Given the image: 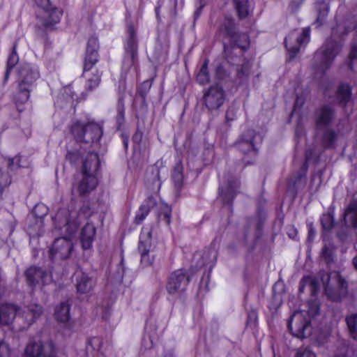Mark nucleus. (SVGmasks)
Listing matches in <instances>:
<instances>
[{"mask_svg": "<svg viewBox=\"0 0 357 357\" xmlns=\"http://www.w3.org/2000/svg\"><path fill=\"white\" fill-rule=\"evenodd\" d=\"M347 31L342 25L333 28L331 37L326 39L324 45L314 54L313 68L317 74L322 75L328 70L341 50V45L333 38L342 37Z\"/></svg>", "mask_w": 357, "mask_h": 357, "instance_id": "f257e3e1", "label": "nucleus"}, {"mask_svg": "<svg viewBox=\"0 0 357 357\" xmlns=\"http://www.w3.org/2000/svg\"><path fill=\"white\" fill-rule=\"evenodd\" d=\"M91 215L89 205H84L78 211L75 208L59 209L53 218L55 227L59 230L65 229L63 234L73 236L82 221Z\"/></svg>", "mask_w": 357, "mask_h": 357, "instance_id": "f03ea898", "label": "nucleus"}, {"mask_svg": "<svg viewBox=\"0 0 357 357\" xmlns=\"http://www.w3.org/2000/svg\"><path fill=\"white\" fill-rule=\"evenodd\" d=\"M98 39L95 37L90 38L84 63V75L86 78V89L88 91H93L97 88L101 81L102 73L93 68V66L98 61Z\"/></svg>", "mask_w": 357, "mask_h": 357, "instance_id": "7ed1b4c3", "label": "nucleus"}, {"mask_svg": "<svg viewBox=\"0 0 357 357\" xmlns=\"http://www.w3.org/2000/svg\"><path fill=\"white\" fill-rule=\"evenodd\" d=\"M71 132L77 142L91 144L99 142L102 135V128L95 122L82 123L77 121L71 126Z\"/></svg>", "mask_w": 357, "mask_h": 357, "instance_id": "20e7f679", "label": "nucleus"}, {"mask_svg": "<svg viewBox=\"0 0 357 357\" xmlns=\"http://www.w3.org/2000/svg\"><path fill=\"white\" fill-rule=\"evenodd\" d=\"M128 37L125 44V54L122 61L121 71L123 74L136 72L138 63V43L132 26L128 27Z\"/></svg>", "mask_w": 357, "mask_h": 357, "instance_id": "39448f33", "label": "nucleus"}, {"mask_svg": "<svg viewBox=\"0 0 357 357\" xmlns=\"http://www.w3.org/2000/svg\"><path fill=\"white\" fill-rule=\"evenodd\" d=\"M321 280L326 295L332 301H340L347 295V283L338 273H323Z\"/></svg>", "mask_w": 357, "mask_h": 357, "instance_id": "423d86ee", "label": "nucleus"}, {"mask_svg": "<svg viewBox=\"0 0 357 357\" xmlns=\"http://www.w3.org/2000/svg\"><path fill=\"white\" fill-rule=\"evenodd\" d=\"M310 315L306 311H296L291 317L288 328L291 334L304 338L310 333Z\"/></svg>", "mask_w": 357, "mask_h": 357, "instance_id": "0eeeda50", "label": "nucleus"}, {"mask_svg": "<svg viewBox=\"0 0 357 357\" xmlns=\"http://www.w3.org/2000/svg\"><path fill=\"white\" fill-rule=\"evenodd\" d=\"M310 38V27H305L301 33L296 31H291L285 38V45L288 51V60L294 59L303 45L309 43Z\"/></svg>", "mask_w": 357, "mask_h": 357, "instance_id": "6e6552de", "label": "nucleus"}, {"mask_svg": "<svg viewBox=\"0 0 357 357\" xmlns=\"http://www.w3.org/2000/svg\"><path fill=\"white\" fill-rule=\"evenodd\" d=\"M155 245L151 239L149 229H143L139 236L138 250L141 255V262L144 266H151L155 259Z\"/></svg>", "mask_w": 357, "mask_h": 357, "instance_id": "1a4fd4ad", "label": "nucleus"}, {"mask_svg": "<svg viewBox=\"0 0 357 357\" xmlns=\"http://www.w3.org/2000/svg\"><path fill=\"white\" fill-rule=\"evenodd\" d=\"M55 352V346L52 340L42 342L33 340L27 343L22 357H48Z\"/></svg>", "mask_w": 357, "mask_h": 357, "instance_id": "9d476101", "label": "nucleus"}, {"mask_svg": "<svg viewBox=\"0 0 357 357\" xmlns=\"http://www.w3.org/2000/svg\"><path fill=\"white\" fill-rule=\"evenodd\" d=\"M220 33L229 36L234 43V47L244 50L249 46L248 36L245 33L238 34L236 31L235 24L231 19L225 18L220 28Z\"/></svg>", "mask_w": 357, "mask_h": 357, "instance_id": "9b49d317", "label": "nucleus"}, {"mask_svg": "<svg viewBox=\"0 0 357 357\" xmlns=\"http://www.w3.org/2000/svg\"><path fill=\"white\" fill-rule=\"evenodd\" d=\"M190 281V276L185 271L178 269L173 272L167 284V290L169 294H180L184 292Z\"/></svg>", "mask_w": 357, "mask_h": 357, "instance_id": "f8f14e48", "label": "nucleus"}, {"mask_svg": "<svg viewBox=\"0 0 357 357\" xmlns=\"http://www.w3.org/2000/svg\"><path fill=\"white\" fill-rule=\"evenodd\" d=\"M225 94L219 84L211 86L204 93V102L208 109L213 111L220 108L225 102Z\"/></svg>", "mask_w": 357, "mask_h": 357, "instance_id": "ddd939ff", "label": "nucleus"}, {"mask_svg": "<svg viewBox=\"0 0 357 357\" xmlns=\"http://www.w3.org/2000/svg\"><path fill=\"white\" fill-rule=\"evenodd\" d=\"M73 250V243H72L70 236L68 238H57L54 240L53 245L50 248V257L52 259H66L69 257Z\"/></svg>", "mask_w": 357, "mask_h": 357, "instance_id": "4468645a", "label": "nucleus"}, {"mask_svg": "<svg viewBox=\"0 0 357 357\" xmlns=\"http://www.w3.org/2000/svg\"><path fill=\"white\" fill-rule=\"evenodd\" d=\"M257 139L260 140V137L255 133V130L249 129L242 133L235 146L243 153H250L255 155L257 153Z\"/></svg>", "mask_w": 357, "mask_h": 357, "instance_id": "2eb2a0df", "label": "nucleus"}, {"mask_svg": "<svg viewBox=\"0 0 357 357\" xmlns=\"http://www.w3.org/2000/svg\"><path fill=\"white\" fill-rule=\"evenodd\" d=\"M24 275L27 284L31 288L47 284L52 281V277L47 272L34 266L28 268Z\"/></svg>", "mask_w": 357, "mask_h": 357, "instance_id": "dca6fc26", "label": "nucleus"}, {"mask_svg": "<svg viewBox=\"0 0 357 357\" xmlns=\"http://www.w3.org/2000/svg\"><path fill=\"white\" fill-rule=\"evenodd\" d=\"M239 182L237 178L229 176L219 188V195L224 204H230L238 192Z\"/></svg>", "mask_w": 357, "mask_h": 357, "instance_id": "f3484780", "label": "nucleus"}, {"mask_svg": "<svg viewBox=\"0 0 357 357\" xmlns=\"http://www.w3.org/2000/svg\"><path fill=\"white\" fill-rule=\"evenodd\" d=\"M39 77L38 70L29 64L24 65L18 70V84L33 89Z\"/></svg>", "mask_w": 357, "mask_h": 357, "instance_id": "a211bd4d", "label": "nucleus"}, {"mask_svg": "<svg viewBox=\"0 0 357 357\" xmlns=\"http://www.w3.org/2000/svg\"><path fill=\"white\" fill-rule=\"evenodd\" d=\"M162 166V161H157L153 166L148 169L146 173V185L154 192L159 191L161 187L160 174Z\"/></svg>", "mask_w": 357, "mask_h": 357, "instance_id": "6ab92c4d", "label": "nucleus"}, {"mask_svg": "<svg viewBox=\"0 0 357 357\" xmlns=\"http://www.w3.org/2000/svg\"><path fill=\"white\" fill-rule=\"evenodd\" d=\"M47 209L44 205H36L33 210V214L34 215L33 221L36 222V226H29L27 230L29 234L32 236H38L42 234V227L43 225V218L47 214Z\"/></svg>", "mask_w": 357, "mask_h": 357, "instance_id": "aec40b11", "label": "nucleus"}, {"mask_svg": "<svg viewBox=\"0 0 357 357\" xmlns=\"http://www.w3.org/2000/svg\"><path fill=\"white\" fill-rule=\"evenodd\" d=\"M96 176L82 173V179L78 183L77 190L81 196H86L98 185Z\"/></svg>", "mask_w": 357, "mask_h": 357, "instance_id": "412c9836", "label": "nucleus"}, {"mask_svg": "<svg viewBox=\"0 0 357 357\" xmlns=\"http://www.w3.org/2000/svg\"><path fill=\"white\" fill-rule=\"evenodd\" d=\"M43 313V307L38 304H31L19 313V317L24 320L27 326H31Z\"/></svg>", "mask_w": 357, "mask_h": 357, "instance_id": "4be33fe9", "label": "nucleus"}, {"mask_svg": "<svg viewBox=\"0 0 357 357\" xmlns=\"http://www.w3.org/2000/svg\"><path fill=\"white\" fill-rule=\"evenodd\" d=\"M315 116L317 126L321 127L333 121L335 117V112L331 107L324 105L317 110Z\"/></svg>", "mask_w": 357, "mask_h": 357, "instance_id": "5701e85b", "label": "nucleus"}, {"mask_svg": "<svg viewBox=\"0 0 357 357\" xmlns=\"http://www.w3.org/2000/svg\"><path fill=\"white\" fill-rule=\"evenodd\" d=\"M76 275L77 291L80 294L89 293L95 285L94 280L82 271L77 272Z\"/></svg>", "mask_w": 357, "mask_h": 357, "instance_id": "b1692460", "label": "nucleus"}, {"mask_svg": "<svg viewBox=\"0 0 357 357\" xmlns=\"http://www.w3.org/2000/svg\"><path fill=\"white\" fill-rule=\"evenodd\" d=\"M17 307L15 305L10 303L2 304L0 307V324L9 325L17 315Z\"/></svg>", "mask_w": 357, "mask_h": 357, "instance_id": "393cba45", "label": "nucleus"}, {"mask_svg": "<svg viewBox=\"0 0 357 357\" xmlns=\"http://www.w3.org/2000/svg\"><path fill=\"white\" fill-rule=\"evenodd\" d=\"M99 164L98 154L94 152L89 153L83 162L82 173L96 176Z\"/></svg>", "mask_w": 357, "mask_h": 357, "instance_id": "a878e982", "label": "nucleus"}, {"mask_svg": "<svg viewBox=\"0 0 357 357\" xmlns=\"http://www.w3.org/2000/svg\"><path fill=\"white\" fill-rule=\"evenodd\" d=\"M96 227L91 223H86L82 229L80 241L83 249H89L92 246L96 236Z\"/></svg>", "mask_w": 357, "mask_h": 357, "instance_id": "bb28decb", "label": "nucleus"}, {"mask_svg": "<svg viewBox=\"0 0 357 357\" xmlns=\"http://www.w3.org/2000/svg\"><path fill=\"white\" fill-rule=\"evenodd\" d=\"M31 90L32 89L18 84L17 91L14 96V100L20 112L23 111L21 106L28 101Z\"/></svg>", "mask_w": 357, "mask_h": 357, "instance_id": "cd10ccee", "label": "nucleus"}, {"mask_svg": "<svg viewBox=\"0 0 357 357\" xmlns=\"http://www.w3.org/2000/svg\"><path fill=\"white\" fill-rule=\"evenodd\" d=\"M344 222L347 227L357 228V206L351 202L344 213Z\"/></svg>", "mask_w": 357, "mask_h": 357, "instance_id": "c85d7f7f", "label": "nucleus"}, {"mask_svg": "<svg viewBox=\"0 0 357 357\" xmlns=\"http://www.w3.org/2000/svg\"><path fill=\"white\" fill-rule=\"evenodd\" d=\"M155 204V200L153 197H150L144 201L141 205L135 216V222L137 224H139L149 213L151 208Z\"/></svg>", "mask_w": 357, "mask_h": 357, "instance_id": "c756f323", "label": "nucleus"}, {"mask_svg": "<svg viewBox=\"0 0 357 357\" xmlns=\"http://www.w3.org/2000/svg\"><path fill=\"white\" fill-rule=\"evenodd\" d=\"M351 88L347 84H340L337 90V99L342 105H346L351 100Z\"/></svg>", "mask_w": 357, "mask_h": 357, "instance_id": "7c9ffc66", "label": "nucleus"}, {"mask_svg": "<svg viewBox=\"0 0 357 357\" xmlns=\"http://www.w3.org/2000/svg\"><path fill=\"white\" fill-rule=\"evenodd\" d=\"M339 134L333 129H326L322 136V143L325 148L330 149L335 146Z\"/></svg>", "mask_w": 357, "mask_h": 357, "instance_id": "2f4dec72", "label": "nucleus"}, {"mask_svg": "<svg viewBox=\"0 0 357 357\" xmlns=\"http://www.w3.org/2000/svg\"><path fill=\"white\" fill-rule=\"evenodd\" d=\"M315 8L317 11L316 23L318 24L319 26H321L328 15L329 6L324 0H321L316 3Z\"/></svg>", "mask_w": 357, "mask_h": 357, "instance_id": "473e14b6", "label": "nucleus"}, {"mask_svg": "<svg viewBox=\"0 0 357 357\" xmlns=\"http://www.w3.org/2000/svg\"><path fill=\"white\" fill-rule=\"evenodd\" d=\"M234 6L239 19H245L250 14V6L248 0H234Z\"/></svg>", "mask_w": 357, "mask_h": 357, "instance_id": "72a5a7b5", "label": "nucleus"}, {"mask_svg": "<svg viewBox=\"0 0 357 357\" xmlns=\"http://www.w3.org/2000/svg\"><path fill=\"white\" fill-rule=\"evenodd\" d=\"M55 317L60 322H66L70 319V305L67 303H61L56 307Z\"/></svg>", "mask_w": 357, "mask_h": 357, "instance_id": "f704fd0d", "label": "nucleus"}, {"mask_svg": "<svg viewBox=\"0 0 357 357\" xmlns=\"http://www.w3.org/2000/svg\"><path fill=\"white\" fill-rule=\"evenodd\" d=\"M183 166L181 165V164L178 163L174 167V171L172 173V179H173L175 188L177 191L181 190L182 185H183Z\"/></svg>", "mask_w": 357, "mask_h": 357, "instance_id": "c9c22d12", "label": "nucleus"}, {"mask_svg": "<svg viewBox=\"0 0 357 357\" xmlns=\"http://www.w3.org/2000/svg\"><path fill=\"white\" fill-rule=\"evenodd\" d=\"M251 63L248 61H244L243 63L236 68V77L241 81L247 80L250 73Z\"/></svg>", "mask_w": 357, "mask_h": 357, "instance_id": "e433bc0d", "label": "nucleus"}, {"mask_svg": "<svg viewBox=\"0 0 357 357\" xmlns=\"http://www.w3.org/2000/svg\"><path fill=\"white\" fill-rule=\"evenodd\" d=\"M334 357H354V351L348 344L342 343L337 346Z\"/></svg>", "mask_w": 357, "mask_h": 357, "instance_id": "4c0bfd02", "label": "nucleus"}, {"mask_svg": "<svg viewBox=\"0 0 357 357\" xmlns=\"http://www.w3.org/2000/svg\"><path fill=\"white\" fill-rule=\"evenodd\" d=\"M17 45L14 44L13 51L8 56L7 61V68L4 75V80H7L9 77L10 70L17 63L19 57L16 52Z\"/></svg>", "mask_w": 357, "mask_h": 357, "instance_id": "58836bf2", "label": "nucleus"}, {"mask_svg": "<svg viewBox=\"0 0 357 357\" xmlns=\"http://www.w3.org/2000/svg\"><path fill=\"white\" fill-rule=\"evenodd\" d=\"M208 61L205 60L199 72L197 75L196 79L197 82L201 85L207 84L210 79L208 71Z\"/></svg>", "mask_w": 357, "mask_h": 357, "instance_id": "ea45409f", "label": "nucleus"}, {"mask_svg": "<svg viewBox=\"0 0 357 357\" xmlns=\"http://www.w3.org/2000/svg\"><path fill=\"white\" fill-rule=\"evenodd\" d=\"M346 321L351 336L357 340V314H351L347 317Z\"/></svg>", "mask_w": 357, "mask_h": 357, "instance_id": "a19ab883", "label": "nucleus"}, {"mask_svg": "<svg viewBox=\"0 0 357 357\" xmlns=\"http://www.w3.org/2000/svg\"><path fill=\"white\" fill-rule=\"evenodd\" d=\"M102 346V340L99 337H93L89 340L86 349L88 351L100 352Z\"/></svg>", "mask_w": 357, "mask_h": 357, "instance_id": "79ce46f5", "label": "nucleus"}, {"mask_svg": "<svg viewBox=\"0 0 357 357\" xmlns=\"http://www.w3.org/2000/svg\"><path fill=\"white\" fill-rule=\"evenodd\" d=\"M312 158V153H311V151H306V155H305V159H306V161L304 162V164L303 165L301 170H300V172L298 174V178L293 182V184L294 186L297 185L299 181L304 178L305 176V174H306V172L307 170V160H311Z\"/></svg>", "mask_w": 357, "mask_h": 357, "instance_id": "37998d69", "label": "nucleus"}, {"mask_svg": "<svg viewBox=\"0 0 357 357\" xmlns=\"http://www.w3.org/2000/svg\"><path fill=\"white\" fill-rule=\"evenodd\" d=\"M203 258L204 259V264H209L213 263L217 257L216 251L213 248L207 249L203 254Z\"/></svg>", "mask_w": 357, "mask_h": 357, "instance_id": "c03bdc74", "label": "nucleus"}, {"mask_svg": "<svg viewBox=\"0 0 357 357\" xmlns=\"http://www.w3.org/2000/svg\"><path fill=\"white\" fill-rule=\"evenodd\" d=\"M349 66L351 69L357 72V46H353L349 54Z\"/></svg>", "mask_w": 357, "mask_h": 357, "instance_id": "a18cd8bd", "label": "nucleus"}, {"mask_svg": "<svg viewBox=\"0 0 357 357\" xmlns=\"http://www.w3.org/2000/svg\"><path fill=\"white\" fill-rule=\"evenodd\" d=\"M321 222L324 230H330L333 225V218L329 214H324L321 218Z\"/></svg>", "mask_w": 357, "mask_h": 357, "instance_id": "49530a36", "label": "nucleus"}, {"mask_svg": "<svg viewBox=\"0 0 357 357\" xmlns=\"http://www.w3.org/2000/svg\"><path fill=\"white\" fill-rule=\"evenodd\" d=\"M11 348L4 340H0V357H10Z\"/></svg>", "mask_w": 357, "mask_h": 357, "instance_id": "de8ad7c7", "label": "nucleus"}, {"mask_svg": "<svg viewBox=\"0 0 357 357\" xmlns=\"http://www.w3.org/2000/svg\"><path fill=\"white\" fill-rule=\"evenodd\" d=\"M237 108L234 105L228 107L225 114V119L227 123L233 121L236 118Z\"/></svg>", "mask_w": 357, "mask_h": 357, "instance_id": "09e8293b", "label": "nucleus"}, {"mask_svg": "<svg viewBox=\"0 0 357 357\" xmlns=\"http://www.w3.org/2000/svg\"><path fill=\"white\" fill-rule=\"evenodd\" d=\"M21 158L20 156H15L14 158H8V166L11 170L16 169L21 167L20 165Z\"/></svg>", "mask_w": 357, "mask_h": 357, "instance_id": "8fccbe9b", "label": "nucleus"}, {"mask_svg": "<svg viewBox=\"0 0 357 357\" xmlns=\"http://www.w3.org/2000/svg\"><path fill=\"white\" fill-rule=\"evenodd\" d=\"M295 357H315V354L309 348L301 347L297 350Z\"/></svg>", "mask_w": 357, "mask_h": 357, "instance_id": "3c124183", "label": "nucleus"}, {"mask_svg": "<svg viewBox=\"0 0 357 357\" xmlns=\"http://www.w3.org/2000/svg\"><path fill=\"white\" fill-rule=\"evenodd\" d=\"M321 257L327 263L331 261L333 258V249L331 247L324 245L321 250Z\"/></svg>", "mask_w": 357, "mask_h": 357, "instance_id": "603ef678", "label": "nucleus"}, {"mask_svg": "<svg viewBox=\"0 0 357 357\" xmlns=\"http://www.w3.org/2000/svg\"><path fill=\"white\" fill-rule=\"evenodd\" d=\"M151 83L149 80H146L143 82L141 86L139 88V93L142 97L144 98L149 89H151Z\"/></svg>", "mask_w": 357, "mask_h": 357, "instance_id": "864d4df0", "label": "nucleus"}, {"mask_svg": "<svg viewBox=\"0 0 357 357\" xmlns=\"http://www.w3.org/2000/svg\"><path fill=\"white\" fill-rule=\"evenodd\" d=\"M35 1L39 7L42 8L43 10H45V12H47V16L51 18L52 17V14L50 15L47 13V12L50 9V4L49 0H35Z\"/></svg>", "mask_w": 357, "mask_h": 357, "instance_id": "5fc2aeb1", "label": "nucleus"}, {"mask_svg": "<svg viewBox=\"0 0 357 357\" xmlns=\"http://www.w3.org/2000/svg\"><path fill=\"white\" fill-rule=\"evenodd\" d=\"M305 97L303 96H298L296 98V101L294 106V110L292 113L296 112L297 109L301 108L305 103Z\"/></svg>", "mask_w": 357, "mask_h": 357, "instance_id": "6e6d98bb", "label": "nucleus"}, {"mask_svg": "<svg viewBox=\"0 0 357 357\" xmlns=\"http://www.w3.org/2000/svg\"><path fill=\"white\" fill-rule=\"evenodd\" d=\"M10 178L7 174H2L0 176V187L3 188L10 183Z\"/></svg>", "mask_w": 357, "mask_h": 357, "instance_id": "4d7b16f0", "label": "nucleus"}, {"mask_svg": "<svg viewBox=\"0 0 357 357\" xmlns=\"http://www.w3.org/2000/svg\"><path fill=\"white\" fill-rule=\"evenodd\" d=\"M303 1L304 0H291L289 6L292 10H297Z\"/></svg>", "mask_w": 357, "mask_h": 357, "instance_id": "13d9d810", "label": "nucleus"}, {"mask_svg": "<svg viewBox=\"0 0 357 357\" xmlns=\"http://www.w3.org/2000/svg\"><path fill=\"white\" fill-rule=\"evenodd\" d=\"M142 139V132L137 131L132 137V140L135 144H139Z\"/></svg>", "mask_w": 357, "mask_h": 357, "instance_id": "bf43d9fd", "label": "nucleus"}, {"mask_svg": "<svg viewBox=\"0 0 357 357\" xmlns=\"http://www.w3.org/2000/svg\"><path fill=\"white\" fill-rule=\"evenodd\" d=\"M234 48V47H230L227 45H226L225 44L224 45V52H225V56L226 57L229 59L230 56H231V50Z\"/></svg>", "mask_w": 357, "mask_h": 357, "instance_id": "052dcab7", "label": "nucleus"}, {"mask_svg": "<svg viewBox=\"0 0 357 357\" xmlns=\"http://www.w3.org/2000/svg\"><path fill=\"white\" fill-rule=\"evenodd\" d=\"M124 119V111L123 109H119V114L117 116V121L119 123H121V122L123 121Z\"/></svg>", "mask_w": 357, "mask_h": 357, "instance_id": "680f3d73", "label": "nucleus"}, {"mask_svg": "<svg viewBox=\"0 0 357 357\" xmlns=\"http://www.w3.org/2000/svg\"><path fill=\"white\" fill-rule=\"evenodd\" d=\"M59 21V18H52L51 21H48L44 24L45 26L48 27L53 24L57 23Z\"/></svg>", "mask_w": 357, "mask_h": 357, "instance_id": "e2e57ef3", "label": "nucleus"}, {"mask_svg": "<svg viewBox=\"0 0 357 357\" xmlns=\"http://www.w3.org/2000/svg\"><path fill=\"white\" fill-rule=\"evenodd\" d=\"M164 219L167 225L170 223V213L168 211L164 213Z\"/></svg>", "mask_w": 357, "mask_h": 357, "instance_id": "0e129e2a", "label": "nucleus"}, {"mask_svg": "<svg viewBox=\"0 0 357 357\" xmlns=\"http://www.w3.org/2000/svg\"><path fill=\"white\" fill-rule=\"evenodd\" d=\"M301 135H302V130H301V128H299V127L296 128V137H298Z\"/></svg>", "mask_w": 357, "mask_h": 357, "instance_id": "69168bd1", "label": "nucleus"}, {"mask_svg": "<svg viewBox=\"0 0 357 357\" xmlns=\"http://www.w3.org/2000/svg\"><path fill=\"white\" fill-rule=\"evenodd\" d=\"M162 357H174L173 353L169 351V352H167L165 353Z\"/></svg>", "mask_w": 357, "mask_h": 357, "instance_id": "338daca9", "label": "nucleus"}, {"mask_svg": "<svg viewBox=\"0 0 357 357\" xmlns=\"http://www.w3.org/2000/svg\"><path fill=\"white\" fill-rule=\"evenodd\" d=\"M353 264L355 268L357 270V255L353 259Z\"/></svg>", "mask_w": 357, "mask_h": 357, "instance_id": "774afa93", "label": "nucleus"}]
</instances>
